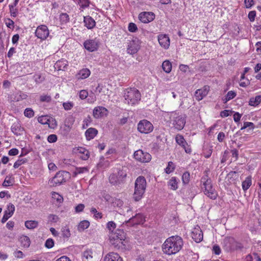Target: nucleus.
I'll return each mask as SVG.
<instances>
[{
	"mask_svg": "<svg viewBox=\"0 0 261 261\" xmlns=\"http://www.w3.org/2000/svg\"><path fill=\"white\" fill-rule=\"evenodd\" d=\"M183 246V241L178 236H172L166 240L162 246V249L166 254H175L178 252Z\"/></svg>",
	"mask_w": 261,
	"mask_h": 261,
	"instance_id": "f257e3e1",
	"label": "nucleus"
},
{
	"mask_svg": "<svg viewBox=\"0 0 261 261\" xmlns=\"http://www.w3.org/2000/svg\"><path fill=\"white\" fill-rule=\"evenodd\" d=\"M201 182L202 184L201 189L204 194L211 199H216L218 194L216 191L213 187L212 180L208 177L207 172H206V174L201 178Z\"/></svg>",
	"mask_w": 261,
	"mask_h": 261,
	"instance_id": "f03ea898",
	"label": "nucleus"
},
{
	"mask_svg": "<svg viewBox=\"0 0 261 261\" xmlns=\"http://www.w3.org/2000/svg\"><path fill=\"white\" fill-rule=\"evenodd\" d=\"M125 233L121 229H117L115 231L111 232L109 236L110 244L118 248H120L122 246H125Z\"/></svg>",
	"mask_w": 261,
	"mask_h": 261,
	"instance_id": "7ed1b4c3",
	"label": "nucleus"
},
{
	"mask_svg": "<svg viewBox=\"0 0 261 261\" xmlns=\"http://www.w3.org/2000/svg\"><path fill=\"white\" fill-rule=\"evenodd\" d=\"M146 188V181L143 176H140L137 178L135 184V192L134 198L135 201L140 200L145 193Z\"/></svg>",
	"mask_w": 261,
	"mask_h": 261,
	"instance_id": "20e7f679",
	"label": "nucleus"
},
{
	"mask_svg": "<svg viewBox=\"0 0 261 261\" xmlns=\"http://www.w3.org/2000/svg\"><path fill=\"white\" fill-rule=\"evenodd\" d=\"M124 97L126 103L134 105L141 99V94L136 88H128L124 91Z\"/></svg>",
	"mask_w": 261,
	"mask_h": 261,
	"instance_id": "39448f33",
	"label": "nucleus"
},
{
	"mask_svg": "<svg viewBox=\"0 0 261 261\" xmlns=\"http://www.w3.org/2000/svg\"><path fill=\"white\" fill-rule=\"evenodd\" d=\"M127 176V169L122 167L117 173H112L109 176V181L113 185H119L124 181Z\"/></svg>",
	"mask_w": 261,
	"mask_h": 261,
	"instance_id": "423d86ee",
	"label": "nucleus"
},
{
	"mask_svg": "<svg viewBox=\"0 0 261 261\" xmlns=\"http://www.w3.org/2000/svg\"><path fill=\"white\" fill-rule=\"evenodd\" d=\"M69 177L70 174L68 172L60 171L49 180L48 184L51 187H56L65 182Z\"/></svg>",
	"mask_w": 261,
	"mask_h": 261,
	"instance_id": "0eeeda50",
	"label": "nucleus"
},
{
	"mask_svg": "<svg viewBox=\"0 0 261 261\" xmlns=\"http://www.w3.org/2000/svg\"><path fill=\"white\" fill-rule=\"evenodd\" d=\"M170 119L175 128L177 130H181L184 128L186 123L185 117L178 115L176 112H172Z\"/></svg>",
	"mask_w": 261,
	"mask_h": 261,
	"instance_id": "6e6552de",
	"label": "nucleus"
},
{
	"mask_svg": "<svg viewBox=\"0 0 261 261\" xmlns=\"http://www.w3.org/2000/svg\"><path fill=\"white\" fill-rule=\"evenodd\" d=\"M224 243L228 251L241 249L243 248L241 243L237 242L233 238L231 237L225 238Z\"/></svg>",
	"mask_w": 261,
	"mask_h": 261,
	"instance_id": "1a4fd4ad",
	"label": "nucleus"
},
{
	"mask_svg": "<svg viewBox=\"0 0 261 261\" xmlns=\"http://www.w3.org/2000/svg\"><path fill=\"white\" fill-rule=\"evenodd\" d=\"M137 129L142 134H148L153 129V126L149 121L143 119L139 121Z\"/></svg>",
	"mask_w": 261,
	"mask_h": 261,
	"instance_id": "9d476101",
	"label": "nucleus"
},
{
	"mask_svg": "<svg viewBox=\"0 0 261 261\" xmlns=\"http://www.w3.org/2000/svg\"><path fill=\"white\" fill-rule=\"evenodd\" d=\"M145 221V217L140 213L137 214L135 216L132 217L128 220L125 221L123 225H127V226H134L143 224Z\"/></svg>",
	"mask_w": 261,
	"mask_h": 261,
	"instance_id": "9b49d317",
	"label": "nucleus"
},
{
	"mask_svg": "<svg viewBox=\"0 0 261 261\" xmlns=\"http://www.w3.org/2000/svg\"><path fill=\"white\" fill-rule=\"evenodd\" d=\"M134 156L136 160L142 163L148 162L151 159V155L149 153L144 152L142 150L136 151L134 154Z\"/></svg>",
	"mask_w": 261,
	"mask_h": 261,
	"instance_id": "f8f14e48",
	"label": "nucleus"
},
{
	"mask_svg": "<svg viewBox=\"0 0 261 261\" xmlns=\"http://www.w3.org/2000/svg\"><path fill=\"white\" fill-rule=\"evenodd\" d=\"M36 36L42 40L45 39L49 35V31L45 25H41L37 27L36 32Z\"/></svg>",
	"mask_w": 261,
	"mask_h": 261,
	"instance_id": "ddd939ff",
	"label": "nucleus"
},
{
	"mask_svg": "<svg viewBox=\"0 0 261 261\" xmlns=\"http://www.w3.org/2000/svg\"><path fill=\"white\" fill-rule=\"evenodd\" d=\"M138 18L142 22L147 23L154 20L155 15L152 12H142L139 14Z\"/></svg>",
	"mask_w": 261,
	"mask_h": 261,
	"instance_id": "4468645a",
	"label": "nucleus"
},
{
	"mask_svg": "<svg viewBox=\"0 0 261 261\" xmlns=\"http://www.w3.org/2000/svg\"><path fill=\"white\" fill-rule=\"evenodd\" d=\"M85 48L89 51H94L98 47V42L95 39L87 40L84 43Z\"/></svg>",
	"mask_w": 261,
	"mask_h": 261,
	"instance_id": "2eb2a0df",
	"label": "nucleus"
},
{
	"mask_svg": "<svg viewBox=\"0 0 261 261\" xmlns=\"http://www.w3.org/2000/svg\"><path fill=\"white\" fill-rule=\"evenodd\" d=\"M15 211V206L12 203H9L7 205V210L5 211L3 217L2 219V222L4 223L7 220L10 218L14 213Z\"/></svg>",
	"mask_w": 261,
	"mask_h": 261,
	"instance_id": "dca6fc26",
	"label": "nucleus"
},
{
	"mask_svg": "<svg viewBox=\"0 0 261 261\" xmlns=\"http://www.w3.org/2000/svg\"><path fill=\"white\" fill-rule=\"evenodd\" d=\"M209 90V87L207 86H205L202 88L197 90L195 92L196 100L200 101L202 99L208 94Z\"/></svg>",
	"mask_w": 261,
	"mask_h": 261,
	"instance_id": "f3484780",
	"label": "nucleus"
},
{
	"mask_svg": "<svg viewBox=\"0 0 261 261\" xmlns=\"http://www.w3.org/2000/svg\"><path fill=\"white\" fill-rule=\"evenodd\" d=\"M192 238L197 243H199L202 240L203 233L199 226L194 228L193 230Z\"/></svg>",
	"mask_w": 261,
	"mask_h": 261,
	"instance_id": "a211bd4d",
	"label": "nucleus"
},
{
	"mask_svg": "<svg viewBox=\"0 0 261 261\" xmlns=\"http://www.w3.org/2000/svg\"><path fill=\"white\" fill-rule=\"evenodd\" d=\"M75 153L83 160H87L89 158V152L85 148L78 147L74 149Z\"/></svg>",
	"mask_w": 261,
	"mask_h": 261,
	"instance_id": "6ab92c4d",
	"label": "nucleus"
},
{
	"mask_svg": "<svg viewBox=\"0 0 261 261\" xmlns=\"http://www.w3.org/2000/svg\"><path fill=\"white\" fill-rule=\"evenodd\" d=\"M158 41L160 45L165 49H167L170 45V39L166 35H160L158 37Z\"/></svg>",
	"mask_w": 261,
	"mask_h": 261,
	"instance_id": "aec40b11",
	"label": "nucleus"
},
{
	"mask_svg": "<svg viewBox=\"0 0 261 261\" xmlns=\"http://www.w3.org/2000/svg\"><path fill=\"white\" fill-rule=\"evenodd\" d=\"M104 261H123L122 258L117 253L115 252H110L107 254L105 258Z\"/></svg>",
	"mask_w": 261,
	"mask_h": 261,
	"instance_id": "412c9836",
	"label": "nucleus"
},
{
	"mask_svg": "<svg viewBox=\"0 0 261 261\" xmlns=\"http://www.w3.org/2000/svg\"><path fill=\"white\" fill-rule=\"evenodd\" d=\"M11 130L14 134L17 136L20 135L23 132V128L21 127L19 122L17 121L11 126Z\"/></svg>",
	"mask_w": 261,
	"mask_h": 261,
	"instance_id": "4be33fe9",
	"label": "nucleus"
},
{
	"mask_svg": "<svg viewBox=\"0 0 261 261\" xmlns=\"http://www.w3.org/2000/svg\"><path fill=\"white\" fill-rule=\"evenodd\" d=\"M107 112V109L103 107H98L94 108L93 115L94 118H98Z\"/></svg>",
	"mask_w": 261,
	"mask_h": 261,
	"instance_id": "5701e85b",
	"label": "nucleus"
},
{
	"mask_svg": "<svg viewBox=\"0 0 261 261\" xmlns=\"http://www.w3.org/2000/svg\"><path fill=\"white\" fill-rule=\"evenodd\" d=\"M138 50V46L133 40L129 42L127 48V53L130 55H134L136 54Z\"/></svg>",
	"mask_w": 261,
	"mask_h": 261,
	"instance_id": "b1692460",
	"label": "nucleus"
},
{
	"mask_svg": "<svg viewBox=\"0 0 261 261\" xmlns=\"http://www.w3.org/2000/svg\"><path fill=\"white\" fill-rule=\"evenodd\" d=\"M84 22L85 25L88 29H91L95 25V21L91 17L87 16L84 17Z\"/></svg>",
	"mask_w": 261,
	"mask_h": 261,
	"instance_id": "393cba45",
	"label": "nucleus"
},
{
	"mask_svg": "<svg viewBox=\"0 0 261 261\" xmlns=\"http://www.w3.org/2000/svg\"><path fill=\"white\" fill-rule=\"evenodd\" d=\"M97 133L98 131L96 129L90 127L86 131L85 136L88 140H90L96 136Z\"/></svg>",
	"mask_w": 261,
	"mask_h": 261,
	"instance_id": "a878e982",
	"label": "nucleus"
},
{
	"mask_svg": "<svg viewBox=\"0 0 261 261\" xmlns=\"http://www.w3.org/2000/svg\"><path fill=\"white\" fill-rule=\"evenodd\" d=\"M93 253L91 249H87L83 253L82 258L83 261H91L93 258Z\"/></svg>",
	"mask_w": 261,
	"mask_h": 261,
	"instance_id": "bb28decb",
	"label": "nucleus"
},
{
	"mask_svg": "<svg viewBox=\"0 0 261 261\" xmlns=\"http://www.w3.org/2000/svg\"><path fill=\"white\" fill-rule=\"evenodd\" d=\"M90 74V71L87 68H84L79 71L77 74V78L79 79H85L87 78Z\"/></svg>",
	"mask_w": 261,
	"mask_h": 261,
	"instance_id": "cd10ccee",
	"label": "nucleus"
},
{
	"mask_svg": "<svg viewBox=\"0 0 261 261\" xmlns=\"http://www.w3.org/2000/svg\"><path fill=\"white\" fill-rule=\"evenodd\" d=\"M21 246L24 248H28L30 245V238L25 236H21L19 239Z\"/></svg>",
	"mask_w": 261,
	"mask_h": 261,
	"instance_id": "c85d7f7f",
	"label": "nucleus"
},
{
	"mask_svg": "<svg viewBox=\"0 0 261 261\" xmlns=\"http://www.w3.org/2000/svg\"><path fill=\"white\" fill-rule=\"evenodd\" d=\"M252 184L251 177L248 176L245 180L242 182V188L244 191H247Z\"/></svg>",
	"mask_w": 261,
	"mask_h": 261,
	"instance_id": "c756f323",
	"label": "nucleus"
},
{
	"mask_svg": "<svg viewBox=\"0 0 261 261\" xmlns=\"http://www.w3.org/2000/svg\"><path fill=\"white\" fill-rule=\"evenodd\" d=\"M261 102V95H258L255 97H252L250 99L249 104L252 106H256Z\"/></svg>",
	"mask_w": 261,
	"mask_h": 261,
	"instance_id": "7c9ffc66",
	"label": "nucleus"
},
{
	"mask_svg": "<svg viewBox=\"0 0 261 261\" xmlns=\"http://www.w3.org/2000/svg\"><path fill=\"white\" fill-rule=\"evenodd\" d=\"M38 225V222L37 221L28 220L25 222V227L30 229L36 228Z\"/></svg>",
	"mask_w": 261,
	"mask_h": 261,
	"instance_id": "2f4dec72",
	"label": "nucleus"
},
{
	"mask_svg": "<svg viewBox=\"0 0 261 261\" xmlns=\"http://www.w3.org/2000/svg\"><path fill=\"white\" fill-rule=\"evenodd\" d=\"M162 68L163 70L166 73H169L171 71V63L168 60L165 61L162 64Z\"/></svg>",
	"mask_w": 261,
	"mask_h": 261,
	"instance_id": "473e14b6",
	"label": "nucleus"
},
{
	"mask_svg": "<svg viewBox=\"0 0 261 261\" xmlns=\"http://www.w3.org/2000/svg\"><path fill=\"white\" fill-rule=\"evenodd\" d=\"M177 181L175 177H172L168 181V186L170 187V189L175 190L177 189Z\"/></svg>",
	"mask_w": 261,
	"mask_h": 261,
	"instance_id": "72a5a7b5",
	"label": "nucleus"
},
{
	"mask_svg": "<svg viewBox=\"0 0 261 261\" xmlns=\"http://www.w3.org/2000/svg\"><path fill=\"white\" fill-rule=\"evenodd\" d=\"M12 175H9L6 176L3 183L4 187H8L12 185L14 181L13 178L12 179Z\"/></svg>",
	"mask_w": 261,
	"mask_h": 261,
	"instance_id": "f704fd0d",
	"label": "nucleus"
},
{
	"mask_svg": "<svg viewBox=\"0 0 261 261\" xmlns=\"http://www.w3.org/2000/svg\"><path fill=\"white\" fill-rule=\"evenodd\" d=\"M90 225V223L87 220H83L81 221L78 226V230L82 231L87 228Z\"/></svg>",
	"mask_w": 261,
	"mask_h": 261,
	"instance_id": "c9c22d12",
	"label": "nucleus"
},
{
	"mask_svg": "<svg viewBox=\"0 0 261 261\" xmlns=\"http://www.w3.org/2000/svg\"><path fill=\"white\" fill-rule=\"evenodd\" d=\"M175 140L176 143L182 147L185 146V145H187V142L181 135H177L175 137Z\"/></svg>",
	"mask_w": 261,
	"mask_h": 261,
	"instance_id": "e433bc0d",
	"label": "nucleus"
},
{
	"mask_svg": "<svg viewBox=\"0 0 261 261\" xmlns=\"http://www.w3.org/2000/svg\"><path fill=\"white\" fill-rule=\"evenodd\" d=\"M236 96V93L233 91H230L227 93L226 97L223 99L224 103H226L229 100L233 99Z\"/></svg>",
	"mask_w": 261,
	"mask_h": 261,
	"instance_id": "4c0bfd02",
	"label": "nucleus"
},
{
	"mask_svg": "<svg viewBox=\"0 0 261 261\" xmlns=\"http://www.w3.org/2000/svg\"><path fill=\"white\" fill-rule=\"evenodd\" d=\"M66 61H58L55 64V68H58V70H63L67 65Z\"/></svg>",
	"mask_w": 261,
	"mask_h": 261,
	"instance_id": "58836bf2",
	"label": "nucleus"
},
{
	"mask_svg": "<svg viewBox=\"0 0 261 261\" xmlns=\"http://www.w3.org/2000/svg\"><path fill=\"white\" fill-rule=\"evenodd\" d=\"M33 79H34L37 84L41 83L44 80V77L42 76L40 73H37L34 75Z\"/></svg>",
	"mask_w": 261,
	"mask_h": 261,
	"instance_id": "ea45409f",
	"label": "nucleus"
},
{
	"mask_svg": "<svg viewBox=\"0 0 261 261\" xmlns=\"http://www.w3.org/2000/svg\"><path fill=\"white\" fill-rule=\"evenodd\" d=\"M60 20L62 23H66L69 20V15L66 13H63L60 15Z\"/></svg>",
	"mask_w": 261,
	"mask_h": 261,
	"instance_id": "a19ab883",
	"label": "nucleus"
},
{
	"mask_svg": "<svg viewBox=\"0 0 261 261\" xmlns=\"http://www.w3.org/2000/svg\"><path fill=\"white\" fill-rule=\"evenodd\" d=\"M175 169L174 164L172 162H168L167 167L165 168V170L166 173L170 174Z\"/></svg>",
	"mask_w": 261,
	"mask_h": 261,
	"instance_id": "79ce46f5",
	"label": "nucleus"
},
{
	"mask_svg": "<svg viewBox=\"0 0 261 261\" xmlns=\"http://www.w3.org/2000/svg\"><path fill=\"white\" fill-rule=\"evenodd\" d=\"M77 4L82 9L87 8L89 6V1L88 0H77Z\"/></svg>",
	"mask_w": 261,
	"mask_h": 261,
	"instance_id": "37998d69",
	"label": "nucleus"
},
{
	"mask_svg": "<svg viewBox=\"0 0 261 261\" xmlns=\"http://www.w3.org/2000/svg\"><path fill=\"white\" fill-rule=\"evenodd\" d=\"M38 122L42 124H48L49 119L47 116H41L38 119Z\"/></svg>",
	"mask_w": 261,
	"mask_h": 261,
	"instance_id": "c03bdc74",
	"label": "nucleus"
},
{
	"mask_svg": "<svg viewBox=\"0 0 261 261\" xmlns=\"http://www.w3.org/2000/svg\"><path fill=\"white\" fill-rule=\"evenodd\" d=\"M86 171H88V169L86 167H76L73 172V174L75 176L79 174L83 173Z\"/></svg>",
	"mask_w": 261,
	"mask_h": 261,
	"instance_id": "a18cd8bd",
	"label": "nucleus"
},
{
	"mask_svg": "<svg viewBox=\"0 0 261 261\" xmlns=\"http://www.w3.org/2000/svg\"><path fill=\"white\" fill-rule=\"evenodd\" d=\"M62 234L63 237L68 238L70 236V232L68 227L65 226L62 228Z\"/></svg>",
	"mask_w": 261,
	"mask_h": 261,
	"instance_id": "49530a36",
	"label": "nucleus"
},
{
	"mask_svg": "<svg viewBox=\"0 0 261 261\" xmlns=\"http://www.w3.org/2000/svg\"><path fill=\"white\" fill-rule=\"evenodd\" d=\"M90 212L91 213L94 214V217L95 218H102V214L101 213L98 212L97 210L95 207H92Z\"/></svg>",
	"mask_w": 261,
	"mask_h": 261,
	"instance_id": "de8ad7c7",
	"label": "nucleus"
},
{
	"mask_svg": "<svg viewBox=\"0 0 261 261\" xmlns=\"http://www.w3.org/2000/svg\"><path fill=\"white\" fill-rule=\"evenodd\" d=\"M182 180L184 184H188L190 180V173L188 172H185L182 174Z\"/></svg>",
	"mask_w": 261,
	"mask_h": 261,
	"instance_id": "09e8293b",
	"label": "nucleus"
},
{
	"mask_svg": "<svg viewBox=\"0 0 261 261\" xmlns=\"http://www.w3.org/2000/svg\"><path fill=\"white\" fill-rule=\"evenodd\" d=\"M24 114L26 117L31 118L34 116V113L31 109L27 108L25 110Z\"/></svg>",
	"mask_w": 261,
	"mask_h": 261,
	"instance_id": "8fccbe9b",
	"label": "nucleus"
},
{
	"mask_svg": "<svg viewBox=\"0 0 261 261\" xmlns=\"http://www.w3.org/2000/svg\"><path fill=\"white\" fill-rule=\"evenodd\" d=\"M116 225L113 221H109L107 224V228L111 232L113 231V230L116 228Z\"/></svg>",
	"mask_w": 261,
	"mask_h": 261,
	"instance_id": "3c124183",
	"label": "nucleus"
},
{
	"mask_svg": "<svg viewBox=\"0 0 261 261\" xmlns=\"http://www.w3.org/2000/svg\"><path fill=\"white\" fill-rule=\"evenodd\" d=\"M54 245V241L52 239H48L45 243V246L48 248H51Z\"/></svg>",
	"mask_w": 261,
	"mask_h": 261,
	"instance_id": "603ef678",
	"label": "nucleus"
},
{
	"mask_svg": "<svg viewBox=\"0 0 261 261\" xmlns=\"http://www.w3.org/2000/svg\"><path fill=\"white\" fill-rule=\"evenodd\" d=\"M63 106L64 109L65 110L68 111V110H71L73 108L74 105H73V103H72V102H64L63 103Z\"/></svg>",
	"mask_w": 261,
	"mask_h": 261,
	"instance_id": "864d4df0",
	"label": "nucleus"
},
{
	"mask_svg": "<svg viewBox=\"0 0 261 261\" xmlns=\"http://www.w3.org/2000/svg\"><path fill=\"white\" fill-rule=\"evenodd\" d=\"M48 221L50 222L56 223L59 220V217L58 216L54 214H50L48 217Z\"/></svg>",
	"mask_w": 261,
	"mask_h": 261,
	"instance_id": "5fc2aeb1",
	"label": "nucleus"
},
{
	"mask_svg": "<svg viewBox=\"0 0 261 261\" xmlns=\"http://www.w3.org/2000/svg\"><path fill=\"white\" fill-rule=\"evenodd\" d=\"M128 31L130 32H136L137 30V27L134 23H129L128 27Z\"/></svg>",
	"mask_w": 261,
	"mask_h": 261,
	"instance_id": "6e6d98bb",
	"label": "nucleus"
},
{
	"mask_svg": "<svg viewBox=\"0 0 261 261\" xmlns=\"http://www.w3.org/2000/svg\"><path fill=\"white\" fill-rule=\"evenodd\" d=\"M88 96V93L86 90H81L79 93L80 98L82 99H86Z\"/></svg>",
	"mask_w": 261,
	"mask_h": 261,
	"instance_id": "4d7b16f0",
	"label": "nucleus"
},
{
	"mask_svg": "<svg viewBox=\"0 0 261 261\" xmlns=\"http://www.w3.org/2000/svg\"><path fill=\"white\" fill-rule=\"evenodd\" d=\"M85 208V205L82 203L79 204L75 207V212L77 213L82 212Z\"/></svg>",
	"mask_w": 261,
	"mask_h": 261,
	"instance_id": "13d9d810",
	"label": "nucleus"
},
{
	"mask_svg": "<svg viewBox=\"0 0 261 261\" xmlns=\"http://www.w3.org/2000/svg\"><path fill=\"white\" fill-rule=\"evenodd\" d=\"M10 9V12L11 16L15 17L18 13V10L17 9L14 8L13 6H9Z\"/></svg>",
	"mask_w": 261,
	"mask_h": 261,
	"instance_id": "bf43d9fd",
	"label": "nucleus"
},
{
	"mask_svg": "<svg viewBox=\"0 0 261 261\" xmlns=\"http://www.w3.org/2000/svg\"><path fill=\"white\" fill-rule=\"evenodd\" d=\"M25 161H26V160H24V159H21V160H17L14 164V165H13L14 168H18L20 166H21L22 164L24 163L25 162Z\"/></svg>",
	"mask_w": 261,
	"mask_h": 261,
	"instance_id": "052dcab7",
	"label": "nucleus"
},
{
	"mask_svg": "<svg viewBox=\"0 0 261 261\" xmlns=\"http://www.w3.org/2000/svg\"><path fill=\"white\" fill-rule=\"evenodd\" d=\"M57 140V137L56 135L52 134L48 136L47 141L50 143H54Z\"/></svg>",
	"mask_w": 261,
	"mask_h": 261,
	"instance_id": "680f3d73",
	"label": "nucleus"
},
{
	"mask_svg": "<svg viewBox=\"0 0 261 261\" xmlns=\"http://www.w3.org/2000/svg\"><path fill=\"white\" fill-rule=\"evenodd\" d=\"M255 16L256 12L255 11H251L248 14V18L251 22L254 21Z\"/></svg>",
	"mask_w": 261,
	"mask_h": 261,
	"instance_id": "e2e57ef3",
	"label": "nucleus"
},
{
	"mask_svg": "<svg viewBox=\"0 0 261 261\" xmlns=\"http://www.w3.org/2000/svg\"><path fill=\"white\" fill-rule=\"evenodd\" d=\"M40 100L42 102H49L51 97L48 95H43L40 96Z\"/></svg>",
	"mask_w": 261,
	"mask_h": 261,
	"instance_id": "0e129e2a",
	"label": "nucleus"
},
{
	"mask_svg": "<svg viewBox=\"0 0 261 261\" xmlns=\"http://www.w3.org/2000/svg\"><path fill=\"white\" fill-rule=\"evenodd\" d=\"M14 256L17 258H22L23 257V254L21 251L16 250L13 253Z\"/></svg>",
	"mask_w": 261,
	"mask_h": 261,
	"instance_id": "69168bd1",
	"label": "nucleus"
},
{
	"mask_svg": "<svg viewBox=\"0 0 261 261\" xmlns=\"http://www.w3.org/2000/svg\"><path fill=\"white\" fill-rule=\"evenodd\" d=\"M250 127L251 128L253 129L254 128V124L252 122H246L244 123L243 126L241 127V129L242 130Z\"/></svg>",
	"mask_w": 261,
	"mask_h": 261,
	"instance_id": "338daca9",
	"label": "nucleus"
},
{
	"mask_svg": "<svg viewBox=\"0 0 261 261\" xmlns=\"http://www.w3.org/2000/svg\"><path fill=\"white\" fill-rule=\"evenodd\" d=\"M6 24L8 28L12 29L14 27V22L11 19H8L6 22Z\"/></svg>",
	"mask_w": 261,
	"mask_h": 261,
	"instance_id": "774afa93",
	"label": "nucleus"
}]
</instances>
